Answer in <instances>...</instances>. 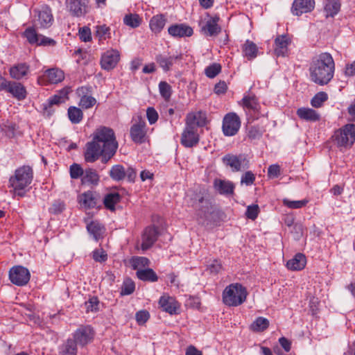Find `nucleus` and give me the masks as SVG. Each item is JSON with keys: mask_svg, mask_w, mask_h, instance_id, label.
Returning a JSON list of instances; mask_svg holds the SVG:
<instances>
[{"mask_svg": "<svg viewBox=\"0 0 355 355\" xmlns=\"http://www.w3.org/2000/svg\"><path fill=\"white\" fill-rule=\"evenodd\" d=\"M117 148L114 130L110 128L100 127L94 132L92 141L86 144L85 161L92 163L101 156L102 162L107 163L115 155Z\"/></svg>", "mask_w": 355, "mask_h": 355, "instance_id": "f257e3e1", "label": "nucleus"}, {"mask_svg": "<svg viewBox=\"0 0 355 355\" xmlns=\"http://www.w3.org/2000/svg\"><path fill=\"white\" fill-rule=\"evenodd\" d=\"M310 78L315 84L323 86L327 85L334 78L335 62L329 53H322L315 58L310 66Z\"/></svg>", "mask_w": 355, "mask_h": 355, "instance_id": "f03ea898", "label": "nucleus"}, {"mask_svg": "<svg viewBox=\"0 0 355 355\" xmlns=\"http://www.w3.org/2000/svg\"><path fill=\"white\" fill-rule=\"evenodd\" d=\"M185 201L189 206L195 209L199 223L207 219L213 212L211 202L200 193L189 191L186 193Z\"/></svg>", "mask_w": 355, "mask_h": 355, "instance_id": "7ed1b4c3", "label": "nucleus"}, {"mask_svg": "<svg viewBox=\"0 0 355 355\" xmlns=\"http://www.w3.org/2000/svg\"><path fill=\"white\" fill-rule=\"evenodd\" d=\"M33 180V170L28 166L17 168L14 175L9 179L10 187L13 189L14 193L24 196L25 189L29 186Z\"/></svg>", "mask_w": 355, "mask_h": 355, "instance_id": "20e7f679", "label": "nucleus"}, {"mask_svg": "<svg viewBox=\"0 0 355 355\" xmlns=\"http://www.w3.org/2000/svg\"><path fill=\"white\" fill-rule=\"evenodd\" d=\"M246 288L239 283L227 286L223 293V301L229 306H238L242 304L247 298Z\"/></svg>", "mask_w": 355, "mask_h": 355, "instance_id": "39448f33", "label": "nucleus"}, {"mask_svg": "<svg viewBox=\"0 0 355 355\" xmlns=\"http://www.w3.org/2000/svg\"><path fill=\"white\" fill-rule=\"evenodd\" d=\"M331 139L338 148H351L355 142V124L348 123L338 129Z\"/></svg>", "mask_w": 355, "mask_h": 355, "instance_id": "423d86ee", "label": "nucleus"}, {"mask_svg": "<svg viewBox=\"0 0 355 355\" xmlns=\"http://www.w3.org/2000/svg\"><path fill=\"white\" fill-rule=\"evenodd\" d=\"M220 17L218 15L214 16L206 13L199 21L200 33L205 37H216L221 32V27L218 24Z\"/></svg>", "mask_w": 355, "mask_h": 355, "instance_id": "0eeeda50", "label": "nucleus"}, {"mask_svg": "<svg viewBox=\"0 0 355 355\" xmlns=\"http://www.w3.org/2000/svg\"><path fill=\"white\" fill-rule=\"evenodd\" d=\"M241 127V120L234 112L227 114L223 120L222 130L224 135L232 137L237 134Z\"/></svg>", "mask_w": 355, "mask_h": 355, "instance_id": "6e6552de", "label": "nucleus"}, {"mask_svg": "<svg viewBox=\"0 0 355 355\" xmlns=\"http://www.w3.org/2000/svg\"><path fill=\"white\" fill-rule=\"evenodd\" d=\"M31 274L29 270L21 266L12 267L9 271V279L17 286H22L28 284Z\"/></svg>", "mask_w": 355, "mask_h": 355, "instance_id": "1a4fd4ad", "label": "nucleus"}, {"mask_svg": "<svg viewBox=\"0 0 355 355\" xmlns=\"http://www.w3.org/2000/svg\"><path fill=\"white\" fill-rule=\"evenodd\" d=\"M223 162L234 172L244 171L249 168L248 160L242 155L227 154L223 157Z\"/></svg>", "mask_w": 355, "mask_h": 355, "instance_id": "9d476101", "label": "nucleus"}, {"mask_svg": "<svg viewBox=\"0 0 355 355\" xmlns=\"http://www.w3.org/2000/svg\"><path fill=\"white\" fill-rule=\"evenodd\" d=\"M130 133L131 139L135 143L145 142L147 133L146 121L141 117L138 116L131 126Z\"/></svg>", "mask_w": 355, "mask_h": 355, "instance_id": "9b49d317", "label": "nucleus"}, {"mask_svg": "<svg viewBox=\"0 0 355 355\" xmlns=\"http://www.w3.org/2000/svg\"><path fill=\"white\" fill-rule=\"evenodd\" d=\"M94 334L95 332L91 326H80L73 333V339L78 345L84 347L93 340Z\"/></svg>", "mask_w": 355, "mask_h": 355, "instance_id": "f8f14e48", "label": "nucleus"}, {"mask_svg": "<svg viewBox=\"0 0 355 355\" xmlns=\"http://www.w3.org/2000/svg\"><path fill=\"white\" fill-rule=\"evenodd\" d=\"M120 60V53L116 49L107 50L101 55L100 64L103 69L110 71L115 68Z\"/></svg>", "mask_w": 355, "mask_h": 355, "instance_id": "ddd939ff", "label": "nucleus"}, {"mask_svg": "<svg viewBox=\"0 0 355 355\" xmlns=\"http://www.w3.org/2000/svg\"><path fill=\"white\" fill-rule=\"evenodd\" d=\"M199 141L200 136L198 129L186 125L181 135V144L186 148H192L196 146Z\"/></svg>", "mask_w": 355, "mask_h": 355, "instance_id": "4468645a", "label": "nucleus"}, {"mask_svg": "<svg viewBox=\"0 0 355 355\" xmlns=\"http://www.w3.org/2000/svg\"><path fill=\"white\" fill-rule=\"evenodd\" d=\"M64 78V72L58 68H52L46 70L43 75L38 78V83L40 85L57 84Z\"/></svg>", "mask_w": 355, "mask_h": 355, "instance_id": "2eb2a0df", "label": "nucleus"}, {"mask_svg": "<svg viewBox=\"0 0 355 355\" xmlns=\"http://www.w3.org/2000/svg\"><path fill=\"white\" fill-rule=\"evenodd\" d=\"M158 228L154 225L145 228L141 236V249L146 250L151 248L157 239Z\"/></svg>", "mask_w": 355, "mask_h": 355, "instance_id": "dca6fc26", "label": "nucleus"}, {"mask_svg": "<svg viewBox=\"0 0 355 355\" xmlns=\"http://www.w3.org/2000/svg\"><path fill=\"white\" fill-rule=\"evenodd\" d=\"M214 190L220 195L232 196L234 194L235 184L230 180L216 178L213 182Z\"/></svg>", "mask_w": 355, "mask_h": 355, "instance_id": "f3484780", "label": "nucleus"}, {"mask_svg": "<svg viewBox=\"0 0 355 355\" xmlns=\"http://www.w3.org/2000/svg\"><path fill=\"white\" fill-rule=\"evenodd\" d=\"M159 304L164 311L171 315L179 313L180 304L174 297L168 295H164L159 298Z\"/></svg>", "mask_w": 355, "mask_h": 355, "instance_id": "a211bd4d", "label": "nucleus"}, {"mask_svg": "<svg viewBox=\"0 0 355 355\" xmlns=\"http://www.w3.org/2000/svg\"><path fill=\"white\" fill-rule=\"evenodd\" d=\"M23 35L31 44L48 45L54 43L53 40L38 35L36 33V31L31 27L26 28L24 32Z\"/></svg>", "mask_w": 355, "mask_h": 355, "instance_id": "6ab92c4d", "label": "nucleus"}, {"mask_svg": "<svg viewBox=\"0 0 355 355\" xmlns=\"http://www.w3.org/2000/svg\"><path fill=\"white\" fill-rule=\"evenodd\" d=\"M84 221L86 223L87 232L93 236L95 241H98L103 237L105 228L99 221L90 220L89 218H85Z\"/></svg>", "mask_w": 355, "mask_h": 355, "instance_id": "aec40b11", "label": "nucleus"}, {"mask_svg": "<svg viewBox=\"0 0 355 355\" xmlns=\"http://www.w3.org/2000/svg\"><path fill=\"white\" fill-rule=\"evenodd\" d=\"M207 123L206 114L202 111L189 113L185 119V124L193 128L203 127Z\"/></svg>", "mask_w": 355, "mask_h": 355, "instance_id": "412c9836", "label": "nucleus"}, {"mask_svg": "<svg viewBox=\"0 0 355 355\" xmlns=\"http://www.w3.org/2000/svg\"><path fill=\"white\" fill-rule=\"evenodd\" d=\"M182 59V55L178 54L176 55H164L159 54L156 55L155 60L159 66L164 71H168L171 70L172 66L179 60Z\"/></svg>", "mask_w": 355, "mask_h": 355, "instance_id": "4be33fe9", "label": "nucleus"}, {"mask_svg": "<svg viewBox=\"0 0 355 355\" xmlns=\"http://www.w3.org/2000/svg\"><path fill=\"white\" fill-rule=\"evenodd\" d=\"M314 6V0H295L292 6V12L293 15L299 16L303 13L311 12Z\"/></svg>", "mask_w": 355, "mask_h": 355, "instance_id": "5701e85b", "label": "nucleus"}, {"mask_svg": "<svg viewBox=\"0 0 355 355\" xmlns=\"http://www.w3.org/2000/svg\"><path fill=\"white\" fill-rule=\"evenodd\" d=\"M168 32L174 37H190L193 35V29L184 24H173L168 27Z\"/></svg>", "mask_w": 355, "mask_h": 355, "instance_id": "b1692460", "label": "nucleus"}, {"mask_svg": "<svg viewBox=\"0 0 355 355\" xmlns=\"http://www.w3.org/2000/svg\"><path fill=\"white\" fill-rule=\"evenodd\" d=\"M6 92L18 101L24 100L27 96L26 87L21 83L15 81H10Z\"/></svg>", "mask_w": 355, "mask_h": 355, "instance_id": "393cba45", "label": "nucleus"}, {"mask_svg": "<svg viewBox=\"0 0 355 355\" xmlns=\"http://www.w3.org/2000/svg\"><path fill=\"white\" fill-rule=\"evenodd\" d=\"M88 0H70L69 8L72 15L80 17L87 12Z\"/></svg>", "mask_w": 355, "mask_h": 355, "instance_id": "a878e982", "label": "nucleus"}, {"mask_svg": "<svg viewBox=\"0 0 355 355\" xmlns=\"http://www.w3.org/2000/svg\"><path fill=\"white\" fill-rule=\"evenodd\" d=\"M306 264V258L302 253H297L292 259L286 263V267L288 270L295 271L301 270L304 268Z\"/></svg>", "mask_w": 355, "mask_h": 355, "instance_id": "bb28decb", "label": "nucleus"}, {"mask_svg": "<svg viewBox=\"0 0 355 355\" xmlns=\"http://www.w3.org/2000/svg\"><path fill=\"white\" fill-rule=\"evenodd\" d=\"M87 91V89L85 87H79L77 89V94L80 97L79 106L83 109H89L96 103L95 98L86 94Z\"/></svg>", "mask_w": 355, "mask_h": 355, "instance_id": "cd10ccee", "label": "nucleus"}, {"mask_svg": "<svg viewBox=\"0 0 355 355\" xmlns=\"http://www.w3.org/2000/svg\"><path fill=\"white\" fill-rule=\"evenodd\" d=\"M297 115L302 120L311 122H315L320 120V114L309 107H300L297 110Z\"/></svg>", "mask_w": 355, "mask_h": 355, "instance_id": "c85d7f7f", "label": "nucleus"}, {"mask_svg": "<svg viewBox=\"0 0 355 355\" xmlns=\"http://www.w3.org/2000/svg\"><path fill=\"white\" fill-rule=\"evenodd\" d=\"M79 202L85 208H94L97 205L98 195L92 191H87L79 196Z\"/></svg>", "mask_w": 355, "mask_h": 355, "instance_id": "c756f323", "label": "nucleus"}, {"mask_svg": "<svg viewBox=\"0 0 355 355\" xmlns=\"http://www.w3.org/2000/svg\"><path fill=\"white\" fill-rule=\"evenodd\" d=\"M290 40L286 35H280L275 39V52L277 56H285L288 52Z\"/></svg>", "mask_w": 355, "mask_h": 355, "instance_id": "7c9ffc66", "label": "nucleus"}, {"mask_svg": "<svg viewBox=\"0 0 355 355\" xmlns=\"http://www.w3.org/2000/svg\"><path fill=\"white\" fill-rule=\"evenodd\" d=\"M10 75L15 80H21L29 72V67L25 63L17 64L10 67Z\"/></svg>", "mask_w": 355, "mask_h": 355, "instance_id": "2f4dec72", "label": "nucleus"}, {"mask_svg": "<svg viewBox=\"0 0 355 355\" xmlns=\"http://www.w3.org/2000/svg\"><path fill=\"white\" fill-rule=\"evenodd\" d=\"M166 22V19L163 15H157L153 16L149 22L150 30L155 34L159 33L164 28Z\"/></svg>", "mask_w": 355, "mask_h": 355, "instance_id": "473e14b6", "label": "nucleus"}, {"mask_svg": "<svg viewBox=\"0 0 355 355\" xmlns=\"http://www.w3.org/2000/svg\"><path fill=\"white\" fill-rule=\"evenodd\" d=\"M242 52L244 57L252 60L258 55V47L253 42L248 40L242 46Z\"/></svg>", "mask_w": 355, "mask_h": 355, "instance_id": "72a5a7b5", "label": "nucleus"}, {"mask_svg": "<svg viewBox=\"0 0 355 355\" xmlns=\"http://www.w3.org/2000/svg\"><path fill=\"white\" fill-rule=\"evenodd\" d=\"M76 342L71 338L67 339L60 347V355H77Z\"/></svg>", "mask_w": 355, "mask_h": 355, "instance_id": "f704fd0d", "label": "nucleus"}, {"mask_svg": "<svg viewBox=\"0 0 355 355\" xmlns=\"http://www.w3.org/2000/svg\"><path fill=\"white\" fill-rule=\"evenodd\" d=\"M340 9V3L339 0H326L324 2V10L326 17H334L336 15Z\"/></svg>", "mask_w": 355, "mask_h": 355, "instance_id": "c9c22d12", "label": "nucleus"}, {"mask_svg": "<svg viewBox=\"0 0 355 355\" xmlns=\"http://www.w3.org/2000/svg\"><path fill=\"white\" fill-rule=\"evenodd\" d=\"M71 92L69 87L63 88L61 89L58 94H55L51 97L48 100V105L49 107L53 105H59L64 103L68 99V95Z\"/></svg>", "mask_w": 355, "mask_h": 355, "instance_id": "e433bc0d", "label": "nucleus"}, {"mask_svg": "<svg viewBox=\"0 0 355 355\" xmlns=\"http://www.w3.org/2000/svg\"><path fill=\"white\" fill-rule=\"evenodd\" d=\"M110 28L105 24L97 25L95 26L94 36L98 40L99 44H103V42L111 37Z\"/></svg>", "mask_w": 355, "mask_h": 355, "instance_id": "4c0bfd02", "label": "nucleus"}, {"mask_svg": "<svg viewBox=\"0 0 355 355\" xmlns=\"http://www.w3.org/2000/svg\"><path fill=\"white\" fill-rule=\"evenodd\" d=\"M38 21L42 27L51 26L53 21V15L49 8H44L39 12Z\"/></svg>", "mask_w": 355, "mask_h": 355, "instance_id": "58836bf2", "label": "nucleus"}, {"mask_svg": "<svg viewBox=\"0 0 355 355\" xmlns=\"http://www.w3.org/2000/svg\"><path fill=\"white\" fill-rule=\"evenodd\" d=\"M121 200V196L117 192H111L105 196L103 203L105 207L111 211L115 209V205Z\"/></svg>", "mask_w": 355, "mask_h": 355, "instance_id": "ea45409f", "label": "nucleus"}, {"mask_svg": "<svg viewBox=\"0 0 355 355\" xmlns=\"http://www.w3.org/2000/svg\"><path fill=\"white\" fill-rule=\"evenodd\" d=\"M242 105L245 109L254 112H259L260 107L257 98L254 96L250 95L245 96L243 98Z\"/></svg>", "mask_w": 355, "mask_h": 355, "instance_id": "a19ab883", "label": "nucleus"}, {"mask_svg": "<svg viewBox=\"0 0 355 355\" xmlns=\"http://www.w3.org/2000/svg\"><path fill=\"white\" fill-rule=\"evenodd\" d=\"M99 182V175L96 171L92 168H87L85 171L82 178L83 184L96 185Z\"/></svg>", "mask_w": 355, "mask_h": 355, "instance_id": "79ce46f5", "label": "nucleus"}, {"mask_svg": "<svg viewBox=\"0 0 355 355\" xmlns=\"http://www.w3.org/2000/svg\"><path fill=\"white\" fill-rule=\"evenodd\" d=\"M137 277L142 281L157 282L158 277L153 269H141L137 271Z\"/></svg>", "mask_w": 355, "mask_h": 355, "instance_id": "37998d69", "label": "nucleus"}, {"mask_svg": "<svg viewBox=\"0 0 355 355\" xmlns=\"http://www.w3.org/2000/svg\"><path fill=\"white\" fill-rule=\"evenodd\" d=\"M110 176L114 181H121L125 178V168L120 164L113 166L110 171Z\"/></svg>", "mask_w": 355, "mask_h": 355, "instance_id": "c03bdc74", "label": "nucleus"}, {"mask_svg": "<svg viewBox=\"0 0 355 355\" xmlns=\"http://www.w3.org/2000/svg\"><path fill=\"white\" fill-rule=\"evenodd\" d=\"M67 114L70 121L74 124L79 123L83 118L82 110L75 106L69 107Z\"/></svg>", "mask_w": 355, "mask_h": 355, "instance_id": "a18cd8bd", "label": "nucleus"}, {"mask_svg": "<svg viewBox=\"0 0 355 355\" xmlns=\"http://www.w3.org/2000/svg\"><path fill=\"white\" fill-rule=\"evenodd\" d=\"M141 18L137 14H127L123 17V23L131 28H135L140 26Z\"/></svg>", "mask_w": 355, "mask_h": 355, "instance_id": "49530a36", "label": "nucleus"}, {"mask_svg": "<svg viewBox=\"0 0 355 355\" xmlns=\"http://www.w3.org/2000/svg\"><path fill=\"white\" fill-rule=\"evenodd\" d=\"M269 326V321L265 318L259 317L251 324L250 328L252 331L259 332L266 329Z\"/></svg>", "mask_w": 355, "mask_h": 355, "instance_id": "de8ad7c7", "label": "nucleus"}, {"mask_svg": "<svg viewBox=\"0 0 355 355\" xmlns=\"http://www.w3.org/2000/svg\"><path fill=\"white\" fill-rule=\"evenodd\" d=\"M327 99V94L324 92H320L313 97L311 101V104L313 107H320Z\"/></svg>", "mask_w": 355, "mask_h": 355, "instance_id": "09e8293b", "label": "nucleus"}, {"mask_svg": "<svg viewBox=\"0 0 355 355\" xmlns=\"http://www.w3.org/2000/svg\"><path fill=\"white\" fill-rule=\"evenodd\" d=\"M159 90L164 100L168 101L172 93L171 85L165 81H161L159 84Z\"/></svg>", "mask_w": 355, "mask_h": 355, "instance_id": "8fccbe9b", "label": "nucleus"}, {"mask_svg": "<svg viewBox=\"0 0 355 355\" xmlns=\"http://www.w3.org/2000/svg\"><path fill=\"white\" fill-rule=\"evenodd\" d=\"M149 263V260L147 258L143 257H133L130 260L132 267L133 269L137 270H139V268L148 266Z\"/></svg>", "mask_w": 355, "mask_h": 355, "instance_id": "3c124183", "label": "nucleus"}, {"mask_svg": "<svg viewBox=\"0 0 355 355\" xmlns=\"http://www.w3.org/2000/svg\"><path fill=\"white\" fill-rule=\"evenodd\" d=\"M309 200L306 199H304L302 200H290L288 199H284L283 204L290 209H300L303 207H305Z\"/></svg>", "mask_w": 355, "mask_h": 355, "instance_id": "603ef678", "label": "nucleus"}, {"mask_svg": "<svg viewBox=\"0 0 355 355\" xmlns=\"http://www.w3.org/2000/svg\"><path fill=\"white\" fill-rule=\"evenodd\" d=\"M264 132V130L259 126H251L248 130V137L251 140L259 139Z\"/></svg>", "mask_w": 355, "mask_h": 355, "instance_id": "864d4df0", "label": "nucleus"}, {"mask_svg": "<svg viewBox=\"0 0 355 355\" xmlns=\"http://www.w3.org/2000/svg\"><path fill=\"white\" fill-rule=\"evenodd\" d=\"M135 282L130 279H127L123 282V286L121 287V294L122 295H130L135 291Z\"/></svg>", "mask_w": 355, "mask_h": 355, "instance_id": "5fc2aeb1", "label": "nucleus"}, {"mask_svg": "<svg viewBox=\"0 0 355 355\" xmlns=\"http://www.w3.org/2000/svg\"><path fill=\"white\" fill-rule=\"evenodd\" d=\"M220 65L219 64L214 63L208 66L205 69V73L207 77L213 78L220 73Z\"/></svg>", "mask_w": 355, "mask_h": 355, "instance_id": "6e6d98bb", "label": "nucleus"}, {"mask_svg": "<svg viewBox=\"0 0 355 355\" xmlns=\"http://www.w3.org/2000/svg\"><path fill=\"white\" fill-rule=\"evenodd\" d=\"M85 171L78 164H73L70 166V175L72 179H78L84 175Z\"/></svg>", "mask_w": 355, "mask_h": 355, "instance_id": "4d7b16f0", "label": "nucleus"}, {"mask_svg": "<svg viewBox=\"0 0 355 355\" xmlns=\"http://www.w3.org/2000/svg\"><path fill=\"white\" fill-rule=\"evenodd\" d=\"M254 181L255 175L250 171H246L243 173L241 178V184L246 186L252 185Z\"/></svg>", "mask_w": 355, "mask_h": 355, "instance_id": "13d9d810", "label": "nucleus"}, {"mask_svg": "<svg viewBox=\"0 0 355 355\" xmlns=\"http://www.w3.org/2000/svg\"><path fill=\"white\" fill-rule=\"evenodd\" d=\"M223 269L222 263L219 260L214 259L207 264V270L212 274H218Z\"/></svg>", "mask_w": 355, "mask_h": 355, "instance_id": "bf43d9fd", "label": "nucleus"}, {"mask_svg": "<svg viewBox=\"0 0 355 355\" xmlns=\"http://www.w3.org/2000/svg\"><path fill=\"white\" fill-rule=\"evenodd\" d=\"M93 259L97 262H105L107 259V254L106 252L102 249H96L92 252Z\"/></svg>", "mask_w": 355, "mask_h": 355, "instance_id": "052dcab7", "label": "nucleus"}, {"mask_svg": "<svg viewBox=\"0 0 355 355\" xmlns=\"http://www.w3.org/2000/svg\"><path fill=\"white\" fill-rule=\"evenodd\" d=\"M259 213V207L258 205H249L247 207L245 215L248 218L254 220L257 218Z\"/></svg>", "mask_w": 355, "mask_h": 355, "instance_id": "680f3d73", "label": "nucleus"}, {"mask_svg": "<svg viewBox=\"0 0 355 355\" xmlns=\"http://www.w3.org/2000/svg\"><path fill=\"white\" fill-rule=\"evenodd\" d=\"M99 302L97 297H93L85 302V308L87 312H96L98 310Z\"/></svg>", "mask_w": 355, "mask_h": 355, "instance_id": "e2e57ef3", "label": "nucleus"}, {"mask_svg": "<svg viewBox=\"0 0 355 355\" xmlns=\"http://www.w3.org/2000/svg\"><path fill=\"white\" fill-rule=\"evenodd\" d=\"M80 39L83 42H89L92 40L91 30L89 27L84 26L79 29Z\"/></svg>", "mask_w": 355, "mask_h": 355, "instance_id": "0e129e2a", "label": "nucleus"}, {"mask_svg": "<svg viewBox=\"0 0 355 355\" xmlns=\"http://www.w3.org/2000/svg\"><path fill=\"white\" fill-rule=\"evenodd\" d=\"M136 320L139 324H144L150 318V314L147 311H139L136 313Z\"/></svg>", "mask_w": 355, "mask_h": 355, "instance_id": "69168bd1", "label": "nucleus"}, {"mask_svg": "<svg viewBox=\"0 0 355 355\" xmlns=\"http://www.w3.org/2000/svg\"><path fill=\"white\" fill-rule=\"evenodd\" d=\"M146 116L150 124L155 123L158 119V114L153 107H148L147 109Z\"/></svg>", "mask_w": 355, "mask_h": 355, "instance_id": "338daca9", "label": "nucleus"}, {"mask_svg": "<svg viewBox=\"0 0 355 355\" xmlns=\"http://www.w3.org/2000/svg\"><path fill=\"white\" fill-rule=\"evenodd\" d=\"M280 175V166L277 164L270 165L268 168V175L270 178H277Z\"/></svg>", "mask_w": 355, "mask_h": 355, "instance_id": "774afa93", "label": "nucleus"}]
</instances>
